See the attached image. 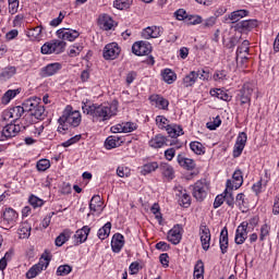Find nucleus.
I'll list each match as a JSON object with an SVG mask.
<instances>
[{
  "instance_id": "f257e3e1",
  "label": "nucleus",
  "mask_w": 279,
  "mask_h": 279,
  "mask_svg": "<svg viewBox=\"0 0 279 279\" xmlns=\"http://www.w3.org/2000/svg\"><path fill=\"white\" fill-rule=\"evenodd\" d=\"M82 110L84 114L92 117L93 123H104L106 121H110V118L117 117V112H119V108L114 104L98 105V104L83 102Z\"/></svg>"
},
{
  "instance_id": "f03ea898",
  "label": "nucleus",
  "mask_w": 279,
  "mask_h": 279,
  "mask_svg": "<svg viewBox=\"0 0 279 279\" xmlns=\"http://www.w3.org/2000/svg\"><path fill=\"white\" fill-rule=\"evenodd\" d=\"M58 123L59 134H66L69 128L80 126V123H82V113L77 110H73V107L66 106L62 116L58 119Z\"/></svg>"
},
{
  "instance_id": "7ed1b4c3",
  "label": "nucleus",
  "mask_w": 279,
  "mask_h": 279,
  "mask_svg": "<svg viewBox=\"0 0 279 279\" xmlns=\"http://www.w3.org/2000/svg\"><path fill=\"white\" fill-rule=\"evenodd\" d=\"M16 223H19V214H17L16 209H14L12 207L4 208L1 214L0 226L4 230H11V228H14V226H16Z\"/></svg>"
},
{
  "instance_id": "20e7f679",
  "label": "nucleus",
  "mask_w": 279,
  "mask_h": 279,
  "mask_svg": "<svg viewBox=\"0 0 279 279\" xmlns=\"http://www.w3.org/2000/svg\"><path fill=\"white\" fill-rule=\"evenodd\" d=\"M66 49V41L62 39H52L41 46V53L44 56H51V53H64Z\"/></svg>"
},
{
  "instance_id": "39448f33",
  "label": "nucleus",
  "mask_w": 279,
  "mask_h": 279,
  "mask_svg": "<svg viewBox=\"0 0 279 279\" xmlns=\"http://www.w3.org/2000/svg\"><path fill=\"white\" fill-rule=\"evenodd\" d=\"M27 128V123L21 121V124H7L2 130H0V141H8L19 136L22 130Z\"/></svg>"
},
{
  "instance_id": "423d86ee",
  "label": "nucleus",
  "mask_w": 279,
  "mask_h": 279,
  "mask_svg": "<svg viewBox=\"0 0 279 279\" xmlns=\"http://www.w3.org/2000/svg\"><path fill=\"white\" fill-rule=\"evenodd\" d=\"M208 191H210V185L206 179H202L195 182L193 185L192 195L197 199V202H204L206 196L208 195Z\"/></svg>"
},
{
  "instance_id": "0eeeda50",
  "label": "nucleus",
  "mask_w": 279,
  "mask_h": 279,
  "mask_svg": "<svg viewBox=\"0 0 279 279\" xmlns=\"http://www.w3.org/2000/svg\"><path fill=\"white\" fill-rule=\"evenodd\" d=\"M47 114H45V106L39 105L36 107V109H33L29 113H26L24 116L23 123H26L27 128L34 123V119L36 121H43Z\"/></svg>"
},
{
  "instance_id": "6e6552de",
  "label": "nucleus",
  "mask_w": 279,
  "mask_h": 279,
  "mask_svg": "<svg viewBox=\"0 0 279 279\" xmlns=\"http://www.w3.org/2000/svg\"><path fill=\"white\" fill-rule=\"evenodd\" d=\"M121 56V46L117 43L107 44L102 50L105 60H117Z\"/></svg>"
},
{
  "instance_id": "1a4fd4ad",
  "label": "nucleus",
  "mask_w": 279,
  "mask_h": 279,
  "mask_svg": "<svg viewBox=\"0 0 279 279\" xmlns=\"http://www.w3.org/2000/svg\"><path fill=\"white\" fill-rule=\"evenodd\" d=\"M49 267V257L48 256H41L38 264H35L33 267L29 268V270L26 272V278L33 279L40 274V271H44V269H47Z\"/></svg>"
},
{
  "instance_id": "9d476101",
  "label": "nucleus",
  "mask_w": 279,
  "mask_h": 279,
  "mask_svg": "<svg viewBox=\"0 0 279 279\" xmlns=\"http://www.w3.org/2000/svg\"><path fill=\"white\" fill-rule=\"evenodd\" d=\"M134 56H149L151 53V44L148 41H135L132 46Z\"/></svg>"
},
{
  "instance_id": "9b49d317",
  "label": "nucleus",
  "mask_w": 279,
  "mask_h": 279,
  "mask_svg": "<svg viewBox=\"0 0 279 279\" xmlns=\"http://www.w3.org/2000/svg\"><path fill=\"white\" fill-rule=\"evenodd\" d=\"M243 186V171L240 169L235 170L232 175V180H227V189L230 191H236Z\"/></svg>"
},
{
  "instance_id": "f8f14e48",
  "label": "nucleus",
  "mask_w": 279,
  "mask_h": 279,
  "mask_svg": "<svg viewBox=\"0 0 279 279\" xmlns=\"http://www.w3.org/2000/svg\"><path fill=\"white\" fill-rule=\"evenodd\" d=\"M199 239L202 243V247L205 252H208L210 250V229L206 225H201L199 227Z\"/></svg>"
},
{
  "instance_id": "ddd939ff",
  "label": "nucleus",
  "mask_w": 279,
  "mask_h": 279,
  "mask_svg": "<svg viewBox=\"0 0 279 279\" xmlns=\"http://www.w3.org/2000/svg\"><path fill=\"white\" fill-rule=\"evenodd\" d=\"M253 93H254V87H252V84L245 83L239 94L241 106H244V104H247L250 106L252 104Z\"/></svg>"
},
{
  "instance_id": "4468645a",
  "label": "nucleus",
  "mask_w": 279,
  "mask_h": 279,
  "mask_svg": "<svg viewBox=\"0 0 279 279\" xmlns=\"http://www.w3.org/2000/svg\"><path fill=\"white\" fill-rule=\"evenodd\" d=\"M57 36L60 40H69V43H73V40L80 38V32L72 28H60L57 31Z\"/></svg>"
},
{
  "instance_id": "2eb2a0df",
  "label": "nucleus",
  "mask_w": 279,
  "mask_h": 279,
  "mask_svg": "<svg viewBox=\"0 0 279 279\" xmlns=\"http://www.w3.org/2000/svg\"><path fill=\"white\" fill-rule=\"evenodd\" d=\"M25 113V108L21 106L13 107L7 111L3 112V119L5 121H10L12 119L13 121H19L21 117Z\"/></svg>"
},
{
  "instance_id": "dca6fc26",
  "label": "nucleus",
  "mask_w": 279,
  "mask_h": 279,
  "mask_svg": "<svg viewBox=\"0 0 279 279\" xmlns=\"http://www.w3.org/2000/svg\"><path fill=\"white\" fill-rule=\"evenodd\" d=\"M134 130H136V123L134 122H122L111 126V132L113 134H128L130 132H134Z\"/></svg>"
},
{
  "instance_id": "f3484780",
  "label": "nucleus",
  "mask_w": 279,
  "mask_h": 279,
  "mask_svg": "<svg viewBox=\"0 0 279 279\" xmlns=\"http://www.w3.org/2000/svg\"><path fill=\"white\" fill-rule=\"evenodd\" d=\"M149 101L151 106H155V108H158V110H169V101L167 98L162 97L158 94H153L149 96Z\"/></svg>"
},
{
  "instance_id": "a211bd4d",
  "label": "nucleus",
  "mask_w": 279,
  "mask_h": 279,
  "mask_svg": "<svg viewBox=\"0 0 279 279\" xmlns=\"http://www.w3.org/2000/svg\"><path fill=\"white\" fill-rule=\"evenodd\" d=\"M247 226H250L247 223V221H243L235 231V238L234 241L236 243V245H243V243H245L246 239H247Z\"/></svg>"
},
{
  "instance_id": "6ab92c4d",
  "label": "nucleus",
  "mask_w": 279,
  "mask_h": 279,
  "mask_svg": "<svg viewBox=\"0 0 279 279\" xmlns=\"http://www.w3.org/2000/svg\"><path fill=\"white\" fill-rule=\"evenodd\" d=\"M162 36V27L148 26L142 31V38L149 40L151 38H160Z\"/></svg>"
},
{
  "instance_id": "aec40b11",
  "label": "nucleus",
  "mask_w": 279,
  "mask_h": 279,
  "mask_svg": "<svg viewBox=\"0 0 279 279\" xmlns=\"http://www.w3.org/2000/svg\"><path fill=\"white\" fill-rule=\"evenodd\" d=\"M88 234H90V227L84 226L82 229H78L74 234V245H82V243H86Z\"/></svg>"
},
{
  "instance_id": "412c9836",
  "label": "nucleus",
  "mask_w": 279,
  "mask_h": 279,
  "mask_svg": "<svg viewBox=\"0 0 279 279\" xmlns=\"http://www.w3.org/2000/svg\"><path fill=\"white\" fill-rule=\"evenodd\" d=\"M168 241L173 245H178L182 241V226L175 225L168 232Z\"/></svg>"
},
{
  "instance_id": "4be33fe9",
  "label": "nucleus",
  "mask_w": 279,
  "mask_h": 279,
  "mask_svg": "<svg viewBox=\"0 0 279 279\" xmlns=\"http://www.w3.org/2000/svg\"><path fill=\"white\" fill-rule=\"evenodd\" d=\"M125 245V238L121 233H116L112 236L111 240V248L114 254H119L121 250H123V246Z\"/></svg>"
},
{
  "instance_id": "5701e85b",
  "label": "nucleus",
  "mask_w": 279,
  "mask_h": 279,
  "mask_svg": "<svg viewBox=\"0 0 279 279\" xmlns=\"http://www.w3.org/2000/svg\"><path fill=\"white\" fill-rule=\"evenodd\" d=\"M98 26L105 32H110L114 27V20L108 14H102L98 17Z\"/></svg>"
},
{
  "instance_id": "b1692460",
  "label": "nucleus",
  "mask_w": 279,
  "mask_h": 279,
  "mask_svg": "<svg viewBox=\"0 0 279 279\" xmlns=\"http://www.w3.org/2000/svg\"><path fill=\"white\" fill-rule=\"evenodd\" d=\"M62 69V64L59 62L49 63L45 68L41 69V76L43 77H51V75H56L58 71Z\"/></svg>"
},
{
  "instance_id": "393cba45",
  "label": "nucleus",
  "mask_w": 279,
  "mask_h": 279,
  "mask_svg": "<svg viewBox=\"0 0 279 279\" xmlns=\"http://www.w3.org/2000/svg\"><path fill=\"white\" fill-rule=\"evenodd\" d=\"M177 196L179 197L180 206H183V208H189V206H191V195H189L186 190L177 187Z\"/></svg>"
},
{
  "instance_id": "a878e982",
  "label": "nucleus",
  "mask_w": 279,
  "mask_h": 279,
  "mask_svg": "<svg viewBox=\"0 0 279 279\" xmlns=\"http://www.w3.org/2000/svg\"><path fill=\"white\" fill-rule=\"evenodd\" d=\"M177 162L187 171H193V169H195V160L184 157V154L182 153L177 156Z\"/></svg>"
},
{
  "instance_id": "bb28decb",
  "label": "nucleus",
  "mask_w": 279,
  "mask_h": 279,
  "mask_svg": "<svg viewBox=\"0 0 279 279\" xmlns=\"http://www.w3.org/2000/svg\"><path fill=\"white\" fill-rule=\"evenodd\" d=\"M197 80H199V74H197L196 71H191L182 78V84L184 88H191L195 86Z\"/></svg>"
},
{
  "instance_id": "cd10ccee",
  "label": "nucleus",
  "mask_w": 279,
  "mask_h": 279,
  "mask_svg": "<svg viewBox=\"0 0 279 279\" xmlns=\"http://www.w3.org/2000/svg\"><path fill=\"white\" fill-rule=\"evenodd\" d=\"M149 147L153 149H160L167 145V137L158 134L148 142Z\"/></svg>"
},
{
  "instance_id": "c85d7f7f",
  "label": "nucleus",
  "mask_w": 279,
  "mask_h": 279,
  "mask_svg": "<svg viewBox=\"0 0 279 279\" xmlns=\"http://www.w3.org/2000/svg\"><path fill=\"white\" fill-rule=\"evenodd\" d=\"M40 105V98H38V97H32V98H28V99H26L24 102H23V108H24V112L26 111V112H28V114L31 113V112H33L36 108H37V106H39Z\"/></svg>"
},
{
  "instance_id": "c756f323",
  "label": "nucleus",
  "mask_w": 279,
  "mask_h": 279,
  "mask_svg": "<svg viewBox=\"0 0 279 279\" xmlns=\"http://www.w3.org/2000/svg\"><path fill=\"white\" fill-rule=\"evenodd\" d=\"M255 27H258V21L256 20H245L238 24V29H241V32H252Z\"/></svg>"
},
{
  "instance_id": "7c9ffc66",
  "label": "nucleus",
  "mask_w": 279,
  "mask_h": 279,
  "mask_svg": "<svg viewBox=\"0 0 279 279\" xmlns=\"http://www.w3.org/2000/svg\"><path fill=\"white\" fill-rule=\"evenodd\" d=\"M17 234L20 239H29L32 235V225H29L27 221L22 222L17 230Z\"/></svg>"
},
{
  "instance_id": "2f4dec72",
  "label": "nucleus",
  "mask_w": 279,
  "mask_h": 279,
  "mask_svg": "<svg viewBox=\"0 0 279 279\" xmlns=\"http://www.w3.org/2000/svg\"><path fill=\"white\" fill-rule=\"evenodd\" d=\"M122 143L123 138L119 137L118 135H111L106 140L105 145L107 149H114L116 147H121Z\"/></svg>"
},
{
  "instance_id": "473e14b6",
  "label": "nucleus",
  "mask_w": 279,
  "mask_h": 279,
  "mask_svg": "<svg viewBox=\"0 0 279 279\" xmlns=\"http://www.w3.org/2000/svg\"><path fill=\"white\" fill-rule=\"evenodd\" d=\"M71 234H73V231H71L70 229L63 230V232L60 233L59 236H57L54 240L57 247H62V245L71 239Z\"/></svg>"
},
{
  "instance_id": "72a5a7b5",
  "label": "nucleus",
  "mask_w": 279,
  "mask_h": 279,
  "mask_svg": "<svg viewBox=\"0 0 279 279\" xmlns=\"http://www.w3.org/2000/svg\"><path fill=\"white\" fill-rule=\"evenodd\" d=\"M160 170L162 175H165L168 180H173V178H175V170H173V166L169 165L168 162H161Z\"/></svg>"
},
{
  "instance_id": "f704fd0d",
  "label": "nucleus",
  "mask_w": 279,
  "mask_h": 279,
  "mask_svg": "<svg viewBox=\"0 0 279 279\" xmlns=\"http://www.w3.org/2000/svg\"><path fill=\"white\" fill-rule=\"evenodd\" d=\"M14 75H16V66H7L0 73V82H8Z\"/></svg>"
},
{
  "instance_id": "c9c22d12",
  "label": "nucleus",
  "mask_w": 279,
  "mask_h": 279,
  "mask_svg": "<svg viewBox=\"0 0 279 279\" xmlns=\"http://www.w3.org/2000/svg\"><path fill=\"white\" fill-rule=\"evenodd\" d=\"M101 206H104V202H101V196L94 195L89 203V209L92 213H99L101 210Z\"/></svg>"
},
{
  "instance_id": "e433bc0d",
  "label": "nucleus",
  "mask_w": 279,
  "mask_h": 279,
  "mask_svg": "<svg viewBox=\"0 0 279 279\" xmlns=\"http://www.w3.org/2000/svg\"><path fill=\"white\" fill-rule=\"evenodd\" d=\"M20 93H21V89L7 90L1 98V104L3 106H8V104H10V101H12V99H14V97H16V95H19Z\"/></svg>"
},
{
  "instance_id": "4c0bfd02",
  "label": "nucleus",
  "mask_w": 279,
  "mask_h": 279,
  "mask_svg": "<svg viewBox=\"0 0 279 279\" xmlns=\"http://www.w3.org/2000/svg\"><path fill=\"white\" fill-rule=\"evenodd\" d=\"M161 76L166 84H173V82L178 80V74H175V72H173L171 69H165Z\"/></svg>"
},
{
  "instance_id": "58836bf2",
  "label": "nucleus",
  "mask_w": 279,
  "mask_h": 279,
  "mask_svg": "<svg viewBox=\"0 0 279 279\" xmlns=\"http://www.w3.org/2000/svg\"><path fill=\"white\" fill-rule=\"evenodd\" d=\"M166 132L169 134L171 138H178V136H182V134H184V132L182 131V126L177 124H170L166 129Z\"/></svg>"
},
{
  "instance_id": "ea45409f",
  "label": "nucleus",
  "mask_w": 279,
  "mask_h": 279,
  "mask_svg": "<svg viewBox=\"0 0 279 279\" xmlns=\"http://www.w3.org/2000/svg\"><path fill=\"white\" fill-rule=\"evenodd\" d=\"M248 14H250V11L242 9V10L231 12V14L229 15V19L230 21H232V23H239L241 19H245V16H248Z\"/></svg>"
},
{
  "instance_id": "a19ab883",
  "label": "nucleus",
  "mask_w": 279,
  "mask_h": 279,
  "mask_svg": "<svg viewBox=\"0 0 279 279\" xmlns=\"http://www.w3.org/2000/svg\"><path fill=\"white\" fill-rule=\"evenodd\" d=\"M220 250L222 254L228 252V228H223L220 232Z\"/></svg>"
},
{
  "instance_id": "79ce46f5",
  "label": "nucleus",
  "mask_w": 279,
  "mask_h": 279,
  "mask_svg": "<svg viewBox=\"0 0 279 279\" xmlns=\"http://www.w3.org/2000/svg\"><path fill=\"white\" fill-rule=\"evenodd\" d=\"M210 95L211 97H217V99H221L222 101H231L232 100V96L228 95V93H226L222 89H211L210 90Z\"/></svg>"
},
{
  "instance_id": "37998d69",
  "label": "nucleus",
  "mask_w": 279,
  "mask_h": 279,
  "mask_svg": "<svg viewBox=\"0 0 279 279\" xmlns=\"http://www.w3.org/2000/svg\"><path fill=\"white\" fill-rule=\"evenodd\" d=\"M110 230H112V223H105V226L98 230V239H100V241H106V239L110 236Z\"/></svg>"
},
{
  "instance_id": "c03bdc74",
  "label": "nucleus",
  "mask_w": 279,
  "mask_h": 279,
  "mask_svg": "<svg viewBox=\"0 0 279 279\" xmlns=\"http://www.w3.org/2000/svg\"><path fill=\"white\" fill-rule=\"evenodd\" d=\"M41 34H43V26H36L33 28H29L26 36H28L31 40H40Z\"/></svg>"
},
{
  "instance_id": "a18cd8bd",
  "label": "nucleus",
  "mask_w": 279,
  "mask_h": 279,
  "mask_svg": "<svg viewBox=\"0 0 279 279\" xmlns=\"http://www.w3.org/2000/svg\"><path fill=\"white\" fill-rule=\"evenodd\" d=\"M190 149L197 156H204L206 154V147L199 142H192L190 144Z\"/></svg>"
},
{
  "instance_id": "49530a36",
  "label": "nucleus",
  "mask_w": 279,
  "mask_h": 279,
  "mask_svg": "<svg viewBox=\"0 0 279 279\" xmlns=\"http://www.w3.org/2000/svg\"><path fill=\"white\" fill-rule=\"evenodd\" d=\"M158 163L156 161L148 162L142 167L141 173L142 175H147L149 173H154L156 169H158Z\"/></svg>"
},
{
  "instance_id": "de8ad7c7",
  "label": "nucleus",
  "mask_w": 279,
  "mask_h": 279,
  "mask_svg": "<svg viewBox=\"0 0 279 279\" xmlns=\"http://www.w3.org/2000/svg\"><path fill=\"white\" fill-rule=\"evenodd\" d=\"M243 53H250V41L248 40H244L236 50V56H240L241 58H247L245 54Z\"/></svg>"
},
{
  "instance_id": "09e8293b",
  "label": "nucleus",
  "mask_w": 279,
  "mask_h": 279,
  "mask_svg": "<svg viewBox=\"0 0 279 279\" xmlns=\"http://www.w3.org/2000/svg\"><path fill=\"white\" fill-rule=\"evenodd\" d=\"M194 279H204V262L197 260L194 267Z\"/></svg>"
},
{
  "instance_id": "8fccbe9b",
  "label": "nucleus",
  "mask_w": 279,
  "mask_h": 279,
  "mask_svg": "<svg viewBox=\"0 0 279 279\" xmlns=\"http://www.w3.org/2000/svg\"><path fill=\"white\" fill-rule=\"evenodd\" d=\"M225 195V202L227 205H229L230 208H234V195L232 194V190L230 187H227L223 192Z\"/></svg>"
},
{
  "instance_id": "3c124183",
  "label": "nucleus",
  "mask_w": 279,
  "mask_h": 279,
  "mask_svg": "<svg viewBox=\"0 0 279 279\" xmlns=\"http://www.w3.org/2000/svg\"><path fill=\"white\" fill-rule=\"evenodd\" d=\"M132 3L133 0H114L113 8H117V10H128Z\"/></svg>"
},
{
  "instance_id": "603ef678",
  "label": "nucleus",
  "mask_w": 279,
  "mask_h": 279,
  "mask_svg": "<svg viewBox=\"0 0 279 279\" xmlns=\"http://www.w3.org/2000/svg\"><path fill=\"white\" fill-rule=\"evenodd\" d=\"M156 125L159 130H167L169 128V120L165 116L156 117Z\"/></svg>"
},
{
  "instance_id": "864d4df0",
  "label": "nucleus",
  "mask_w": 279,
  "mask_h": 279,
  "mask_svg": "<svg viewBox=\"0 0 279 279\" xmlns=\"http://www.w3.org/2000/svg\"><path fill=\"white\" fill-rule=\"evenodd\" d=\"M51 167V161L49 159H39L36 163V169L39 172L47 171Z\"/></svg>"
},
{
  "instance_id": "5fc2aeb1",
  "label": "nucleus",
  "mask_w": 279,
  "mask_h": 279,
  "mask_svg": "<svg viewBox=\"0 0 279 279\" xmlns=\"http://www.w3.org/2000/svg\"><path fill=\"white\" fill-rule=\"evenodd\" d=\"M45 131V126L40 123H36L29 126V133L33 134L35 137H38Z\"/></svg>"
},
{
  "instance_id": "6e6d98bb",
  "label": "nucleus",
  "mask_w": 279,
  "mask_h": 279,
  "mask_svg": "<svg viewBox=\"0 0 279 279\" xmlns=\"http://www.w3.org/2000/svg\"><path fill=\"white\" fill-rule=\"evenodd\" d=\"M28 202L33 208H40L41 206L45 205V201H43L36 195H31Z\"/></svg>"
},
{
  "instance_id": "4d7b16f0",
  "label": "nucleus",
  "mask_w": 279,
  "mask_h": 279,
  "mask_svg": "<svg viewBox=\"0 0 279 279\" xmlns=\"http://www.w3.org/2000/svg\"><path fill=\"white\" fill-rule=\"evenodd\" d=\"M270 232H271V227L267 223L263 225L260 227L259 241H265V239L269 236Z\"/></svg>"
},
{
  "instance_id": "13d9d810",
  "label": "nucleus",
  "mask_w": 279,
  "mask_h": 279,
  "mask_svg": "<svg viewBox=\"0 0 279 279\" xmlns=\"http://www.w3.org/2000/svg\"><path fill=\"white\" fill-rule=\"evenodd\" d=\"M178 149H180V147H178V146L170 147V148L166 149L163 153L166 160L171 162V160H173V158H175V151H178Z\"/></svg>"
},
{
  "instance_id": "bf43d9fd",
  "label": "nucleus",
  "mask_w": 279,
  "mask_h": 279,
  "mask_svg": "<svg viewBox=\"0 0 279 279\" xmlns=\"http://www.w3.org/2000/svg\"><path fill=\"white\" fill-rule=\"evenodd\" d=\"M150 213H153V215H155V219H157V221H159V223H162V214L160 213V205L155 203L150 208Z\"/></svg>"
},
{
  "instance_id": "052dcab7",
  "label": "nucleus",
  "mask_w": 279,
  "mask_h": 279,
  "mask_svg": "<svg viewBox=\"0 0 279 279\" xmlns=\"http://www.w3.org/2000/svg\"><path fill=\"white\" fill-rule=\"evenodd\" d=\"M73 271V268L70 265H61L57 269V276H69Z\"/></svg>"
},
{
  "instance_id": "680f3d73",
  "label": "nucleus",
  "mask_w": 279,
  "mask_h": 279,
  "mask_svg": "<svg viewBox=\"0 0 279 279\" xmlns=\"http://www.w3.org/2000/svg\"><path fill=\"white\" fill-rule=\"evenodd\" d=\"M141 269H143V266H141V263L133 262L129 266V274H130V276H136V274H138V271H141Z\"/></svg>"
},
{
  "instance_id": "e2e57ef3",
  "label": "nucleus",
  "mask_w": 279,
  "mask_h": 279,
  "mask_svg": "<svg viewBox=\"0 0 279 279\" xmlns=\"http://www.w3.org/2000/svg\"><path fill=\"white\" fill-rule=\"evenodd\" d=\"M187 25H199L202 24V16L199 15H187L185 19Z\"/></svg>"
},
{
  "instance_id": "0e129e2a",
  "label": "nucleus",
  "mask_w": 279,
  "mask_h": 279,
  "mask_svg": "<svg viewBox=\"0 0 279 279\" xmlns=\"http://www.w3.org/2000/svg\"><path fill=\"white\" fill-rule=\"evenodd\" d=\"M82 49H84V47L80 44H76V45L70 47L69 56L71 58H75V57L80 56V53H82Z\"/></svg>"
},
{
  "instance_id": "69168bd1",
  "label": "nucleus",
  "mask_w": 279,
  "mask_h": 279,
  "mask_svg": "<svg viewBox=\"0 0 279 279\" xmlns=\"http://www.w3.org/2000/svg\"><path fill=\"white\" fill-rule=\"evenodd\" d=\"M214 80L215 82H226V80H228V73L225 70L216 71Z\"/></svg>"
},
{
  "instance_id": "338daca9",
  "label": "nucleus",
  "mask_w": 279,
  "mask_h": 279,
  "mask_svg": "<svg viewBox=\"0 0 279 279\" xmlns=\"http://www.w3.org/2000/svg\"><path fill=\"white\" fill-rule=\"evenodd\" d=\"M174 16L177 21H186L189 19V13H186V10L179 9L174 12Z\"/></svg>"
},
{
  "instance_id": "774afa93",
  "label": "nucleus",
  "mask_w": 279,
  "mask_h": 279,
  "mask_svg": "<svg viewBox=\"0 0 279 279\" xmlns=\"http://www.w3.org/2000/svg\"><path fill=\"white\" fill-rule=\"evenodd\" d=\"M219 125H221V118H219V116L214 118V121L207 122L208 130H215L216 128H219Z\"/></svg>"
}]
</instances>
